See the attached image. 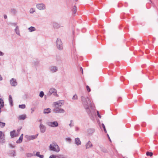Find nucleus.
Masks as SVG:
<instances>
[{
	"label": "nucleus",
	"instance_id": "f257e3e1",
	"mask_svg": "<svg viewBox=\"0 0 158 158\" xmlns=\"http://www.w3.org/2000/svg\"><path fill=\"white\" fill-rule=\"evenodd\" d=\"M64 104L63 101L60 100L58 102H55L54 103L55 108L53 110V111L56 113H64V110L61 108H59V107L61 106Z\"/></svg>",
	"mask_w": 158,
	"mask_h": 158
},
{
	"label": "nucleus",
	"instance_id": "f03ea898",
	"mask_svg": "<svg viewBox=\"0 0 158 158\" xmlns=\"http://www.w3.org/2000/svg\"><path fill=\"white\" fill-rule=\"evenodd\" d=\"M81 99L83 105L86 110H89V107L92 106V102L88 98H85L82 96L81 97Z\"/></svg>",
	"mask_w": 158,
	"mask_h": 158
},
{
	"label": "nucleus",
	"instance_id": "7ed1b4c3",
	"mask_svg": "<svg viewBox=\"0 0 158 158\" xmlns=\"http://www.w3.org/2000/svg\"><path fill=\"white\" fill-rule=\"evenodd\" d=\"M50 150L58 152L60 151V149L59 146L55 142H53L52 144L49 146Z\"/></svg>",
	"mask_w": 158,
	"mask_h": 158
},
{
	"label": "nucleus",
	"instance_id": "20e7f679",
	"mask_svg": "<svg viewBox=\"0 0 158 158\" xmlns=\"http://www.w3.org/2000/svg\"><path fill=\"white\" fill-rule=\"evenodd\" d=\"M52 94L55 96H58V95L57 94L56 90L53 88H51L50 89L49 92L48 93L47 95L48 96H50Z\"/></svg>",
	"mask_w": 158,
	"mask_h": 158
},
{
	"label": "nucleus",
	"instance_id": "39448f33",
	"mask_svg": "<svg viewBox=\"0 0 158 158\" xmlns=\"http://www.w3.org/2000/svg\"><path fill=\"white\" fill-rule=\"evenodd\" d=\"M56 44L57 47L58 49L62 50L63 49L62 43L60 39H57Z\"/></svg>",
	"mask_w": 158,
	"mask_h": 158
},
{
	"label": "nucleus",
	"instance_id": "423d86ee",
	"mask_svg": "<svg viewBox=\"0 0 158 158\" xmlns=\"http://www.w3.org/2000/svg\"><path fill=\"white\" fill-rule=\"evenodd\" d=\"M48 125L52 127H56L58 126V123L56 121H54L53 122H49L48 123Z\"/></svg>",
	"mask_w": 158,
	"mask_h": 158
},
{
	"label": "nucleus",
	"instance_id": "0eeeda50",
	"mask_svg": "<svg viewBox=\"0 0 158 158\" xmlns=\"http://www.w3.org/2000/svg\"><path fill=\"white\" fill-rule=\"evenodd\" d=\"M0 142L4 143L5 142L4 139V134L1 131H0Z\"/></svg>",
	"mask_w": 158,
	"mask_h": 158
},
{
	"label": "nucleus",
	"instance_id": "6e6552de",
	"mask_svg": "<svg viewBox=\"0 0 158 158\" xmlns=\"http://www.w3.org/2000/svg\"><path fill=\"white\" fill-rule=\"evenodd\" d=\"M36 7L40 10H44L45 8V6L43 4H37Z\"/></svg>",
	"mask_w": 158,
	"mask_h": 158
},
{
	"label": "nucleus",
	"instance_id": "1a4fd4ad",
	"mask_svg": "<svg viewBox=\"0 0 158 158\" xmlns=\"http://www.w3.org/2000/svg\"><path fill=\"white\" fill-rule=\"evenodd\" d=\"M10 82L11 85L14 86H16L17 84L16 80L14 78H12L11 79L10 81Z\"/></svg>",
	"mask_w": 158,
	"mask_h": 158
},
{
	"label": "nucleus",
	"instance_id": "9d476101",
	"mask_svg": "<svg viewBox=\"0 0 158 158\" xmlns=\"http://www.w3.org/2000/svg\"><path fill=\"white\" fill-rule=\"evenodd\" d=\"M40 131L41 132L44 133L46 129V127L43 124H41L40 126Z\"/></svg>",
	"mask_w": 158,
	"mask_h": 158
},
{
	"label": "nucleus",
	"instance_id": "9b49d317",
	"mask_svg": "<svg viewBox=\"0 0 158 158\" xmlns=\"http://www.w3.org/2000/svg\"><path fill=\"white\" fill-rule=\"evenodd\" d=\"M50 70L52 73H54L57 71V68L56 66H51L50 68Z\"/></svg>",
	"mask_w": 158,
	"mask_h": 158
},
{
	"label": "nucleus",
	"instance_id": "f8f14e48",
	"mask_svg": "<svg viewBox=\"0 0 158 158\" xmlns=\"http://www.w3.org/2000/svg\"><path fill=\"white\" fill-rule=\"evenodd\" d=\"M93 146L92 144L90 141H89L88 142L86 143L85 145V147L86 149L89 148L91 147H92Z\"/></svg>",
	"mask_w": 158,
	"mask_h": 158
},
{
	"label": "nucleus",
	"instance_id": "ddd939ff",
	"mask_svg": "<svg viewBox=\"0 0 158 158\" xmlns=\"http://www.w3.org/2000/svg\"><path fill=\"white\" fill-rule=\"evenodd\" d=\"M75 143L77 145L81 144V142L78 138H77L75 139Z\"/></svg>",
	"mask_w": 158,
	"mask_h": 158
},
{
	"label": "nucleus",
	"instance_id": "4468645a",
	"mask_svg": "<svg viewBox=\"0 0 158 158\" xmlns=\"http://www.w3.org/2000/svg\"><path fill=\"white\" fill-rule=\"evenodd\" d=\"M26 118V116L25 115H22L19 116L18 118V119L20 120H24Z\"/></svg>",
	"mask_w": 158,
	"mask_h": 158
},
{
	"label": "nucleus",
	"instance_id": "2eb2a0df",
	"mask_svg": "<svg viewBox=\"0 0 158 158\" xmlns=\"http://www.w3.org/2000/svg\"><path fill=\"white\" fill-rule=\"evenodd\" d=\"M9 102H10V105L11 106H12L13 105V100H12V98L11 97V95H10L9 96Z\"/></svg>",
	"mask_w": 158,
	"mask_h": 158
},
{
	"label": "nucleus",
	"instance_id": "dca6fc26",
	"mask_svg": "<svg viewBox=\"0 0 158 158\" xmlns=\"http://www.w3.org/2000/svg\"><path fill=\"white\" fill-rule=\"evenodd\" d=\"M23 139V134H22L19 137V139L17 141V143H20L22 142Z\"/></svg>",
	"mask_w": 158,
	"mask_h": 158
},
{
	"label": "nucleus",
	"instance_id": "f3484780",
	"mask_svg": "<svg viewBox=\"0 0 158 158\" xmlns=\"http://www.w3.org/2000/svg\"><path fill=\"white\" fill-rule=\"evenodd\" d=\"M51 109L50 108H47L46 109H44V114H48L50 112Z\"/></svg>",
	"mask_w": 158,
	"mask_h": 158
},
{
	"label": "nucleus",
	"instance_id": "a211bd4d",
	"mask_svg": "<svg viewBox=\"0 0 158 158\" xmlns=\"http://www.w3.org/2000/svg\"><path fill=\"white\" fill-rule=\"evenodd\" d=\"M94 132V130L93 129H89L88 130V132L89 134H92Z\"/></svg>",
	"mask_w": 158,
	"mask_h": 158
},
{
	"label": "nucleus",
	"instance_id": "6ab92c4d",
	"mask_svg": "<svg viewBox=\"0 0 158 158\" xmlns=\"http://www.w3.org/2000/svg\"><path fill=\"white\" fill-rule=\"evenodd\" d=\"M10 12L12 14L15 15L17 11L15 9L13 8L11 9Z\"/></svg>",
	"mask_w": 158,
	"mask_h": 158
},
{
	"label": "nucleus",
	"instance_id": "aec40b11",
	"mask_svg": "<svg viewBox=\"0 0 158 158\" xmlns=\"http://www.w3.org/2000/svg\"><path fill=\"white\" fill-rule=\"evenodd\" d=\"M15 130L11 131L10 132V135L12 137H14L16 136V135H15Z\"/></svg>",
	"mask_w": 158,
	"mask_h": 158
},
{
	"label": "nucleus",
	"instance_id": "412c9836",
	"mask_svg": "<svg viewBox=\"0 0 158 158\" xmlns=\"http://www.w3.org/2000/svg\"><path fill=\"white\" fill-rule=\"evenodd\" d=\"M40 152H36V155L39 157L40 158H43L44 157V156L43 155H40Z\"/></svg>",
	"mask_w": 158,
	"mask_h": 158
},
{
	"label": "nucleus",
	"instance_id": "4be33fe9",
	"mask_svg": "<svg viewBox=\"0 0 158 158\" xmlns=\"http://www.w3.org/2000/svg\"><path fill=\"white\" fill-rule=\"evenodd\" d=\"M29 31L32 32L35 30V28L33 27H31L28 28Z\"/></svg>",
	"mask_w": 158,
	"mask_h": 158
},
{
	"label": "nucleus",
	"instance_id": "5701e85b",
	"mask_svg": "<svg viewBox=\"0 0 158 158\" xmlns=\"http://www.w3.org/2000/svg\"><path fill=\"white\" fill-rule=\"evenodd\" d=\"M4 102L2 99L0 98V104L1 105H0V106L2 107H3L4 106Z\"/></svg>",
	"mask_w": 158,
	"mask_h": 158
},
{
	"label": "nucleus",
	"instance_id": "b1692460",
	"mask_svg": "<svg viewBox=\"0 0 158 158\" xmlns=\"http://www.w3.org/2000/svg\"><path fill=\"white\" fill-rule=\"evenodd\" d=\"M72 10L74 14L76 13L77 11V8L76 6H74L73 7V9Z\"/></svg>",
	"mask_w": 158,
	"mask_h": 158
},
{
	"label": "nucleus",
	"instance_id": "393cba45",
	"mask_svg": "<svg viewBox=\"0 0 158 158\" xmlns=\"http://www.w3.org/2000/svg\"><path fill=\"white\" fill-rule=\"evenodd\" d=\"M53 26L54 28H58L60 27L59 25L56 23H53Z\"/></svg>",
	"mask_w": 158,
	"mask_h": 158
},
{
	"label": "nucleus",
	"instance_id": "a878e982",
	"mask_svg": "<svg viewBox=\"0 0 158 158\" xmlns=\"http://www.w3.org/2000/svg\"><path fill=\"white\" fill-rule=\"evenodd\" d=\"M38 134H37V135H32L31 136H30L29 137L30 140H31V139H35L37 137V136H38Z\"/></svg>",
	"mask_w": 158,
	"mask_h": 158
},
{
	"label": "nucleus",
	"instance_id": "bb28decb",
	"mask_svg": "<svg viewBox=\"0 0 158 158\" xmlns=\"http://www.w3.org/2000/svg\"><path fill=\"white\" fill-rule=\"evenodd\" d=\"M15 30V31L16 34H17L18 35H19L20 33H19V32L18 27L17 26L16 27Z\"/></svg>",
	"mask_w": 158,
	"mask_h": 158
},
{
	"label": "nucleus",
	"instance_id": "cd10ccee",
	"mask_svg": "<svg viewBox=\"0 0 158 158\" xmlns=\"http://www.w3.org/2000/svg\"><path fill=\"white\" fill-rule=\"evenodd\" d=\"M26 156L27 157H31L32 156H33V154L31 153H27L26 154Z\"/></svg>",
	"mask_w": 158,
	"mask_h": 158
},
{
	"label": "nucleus",
	"instance_id": "c85d7f7f",
	"mask_svg": "<svg viewBox=\"0 0 158 158\" xmlns=\"http://www.w3.org/2000/svg\"><path fill=\"white\" fill-rule=\"evenodd\" d=\"M153 153L152 152H148L146 153V155L147 156H152L153 155Z\"/></svg>",
	"mask_w": 158,
	"mask_h": 158
},
{
	"label": "nucleus",
	"instance_id": "c756f323",
	"mask_svg": "<svg viewBox=\"0 0 158 158\" xmlns=\"http://www.w3.org/2000/svg\"><path fill=\"white\" fill-rule=\"evenodd\" d=\"M19 107L21 109H24L26 107L25 104L20 105H19Z\"/></svg>",
	"mask_w": 158,
	"mask_h": 158
},
{
	"label": "nucleus",
	"instance_id": "7c9ffc66",
	"mask_svg": "<svg viewBox=\"0 0 158 158\" xmlns=\"http://www.w3.org/2000/svg\"><path fill=\"white\" fill-rule=\"evenodd\" d=\"M5 125V123H2L0 122V126L2 127V128L4 127Z\"/></svg>",
	"mask_w": 158,
	"mask_h": 158
},
{
	"label": "nucleus",
	"instance_id": "2f4dec72",
	"mask_svg": "<svg viewBox=\"0 0 158 158\" xmlns=\"http://www.w3.org/2000/svg\"><path fill=\"white\" fill-rule=\"evenodd\" d=\"M44 92L43 91L40 92V94L39 96L40 97L42 98L43 97V96H44Z\"/></svg>",
	"mask_w": 158,
	"mask_h": 158
},
{
	"label": "nucleus",
	"instance_id": "473e14b6",
	"mask_svg": "<svg viewBox=\"0 0 158 158\" xmlns=\"http://www.w3.org/2000/svg\"><path fill=\"white\" fill-rule=\"evenodd\" d=\"M102 127H103V128L104 129V130L105 132L106 133V132H106V129L105 126L104 125V124L102 123Z\"/></svg>",
	"mask_w": 158,
	"mask_h": 158
},
{
	"label": "nucleus",
	"instance_id": "72a5a7b5",
	"mask_svg": "<svg viewBox=\"0 0 158 158\" xmlns=\"http://www.w3.org/2000/svg\"><path fill=\"white\" fill-rule=\"evenodd\" d=\"M86 89H87V91L88 92H90L91 91L90 89L89 88V87L88 85H87L86 86Z\"/></svg>",
	"mask_w": 158,
	"mask_h": 158
},
{
	"label": "nucleus",
	"instance_id": "f704fd0d",
	"mask_svg": "<svg viewBox=\"0 0 158 158\" xmlns=\"http://www.w3.org/2000/svg\"><path fill=\"white\" fill-rule=\"evenodd\" d=\"M73 99L74 100H76L77 99V96L76 94L74 95L73 97Z\"/></svg>",
	"mask_w": 158,
	"mask_h": 158
},
{
	"label": "nucleus",
	"instance_id": "c9c22d12",
	"mask_svg": "<svg viewBox=\"0 0 158 158\" xmlns=\"http://www.w3.org/2000/svg\"><path fill=\"white\" fill-rule=\"evenodd\" d=\"M56 156L54 155H52L50 156L49 158H56Z\"/></svg>",
	"mask_w": 158,
	"mask_h": 158
},
{
	"label": "nucleus",
	"instance_id": "e433bc0d",
	"mask_svg": "<svg viewBox=\"0 0 158 158\" xmlns=\"http://www.w3.org/2000/svg\"><path fill=\"white\" fill-rule=\"evenodd\" d=\"M57 157L58 158H63V156L61 155H59L58 156H57Z\"/></svg>",
	"mask_w": 158,
	"mask_h": 158
},
{
	"label": "nucleus",
	"instance_id": "4c0bfd02",
	"mask_svg": "<svg viewBox=\"0 0 158 158\" xmlns=\"http://www.w3.org/2000/svg\"><path fill=\"white\" fill-rule=\"evenodd\" d=\"M35 11V10H34L32 8V9H31L30 10V13H33Z\"/></svg>",
	"mask_w": 158,
	"mask_h": 158
},
{
	"label": "nucleus",
	"instance_id": "58836bf2",
	"mask_svg": "<svg viewBox=\"0 0 158 158\" xmlns=\"http://www.w3.org/2000/svg\"><path fill=\"white\" fill-rule=\"evenodd\" d=\"M15 152L14 151H13V154L11 155V156H15Z\"/></svg>",
	"mask_w": 158,
	"mask_h": 158
},
{
	"label": "nucleus",
	"instance_id": "ea45409f",
	"mask_svg": "<svg viewBox=\"0 0 158 158\" xmlns=\"http://www.w3.org/2000/svg\"><path fill=\"white\" fill-rule=\"evenodd\" d=\"M97 115H98V117L99 118H101V115H100V114H99V112H98V111L97 112Z\"/></svg>",
	"mask_w": 158,
	"mask_h": 158
},
{
	"label": "nucleus",
	"instance_id": "a19ab883",
	"mask_svg": "<svg viewBox=\"0 0 158 158\" xmlns=\"http://www.w3.org/2000/svg\"><path fill=\"white\" fill-rule=\"evenodd\" d=\"M35 109V108H31V110H32L31 113H32V112L34 111Z\"/></svg>",
	"mask_w": 158,
	"mask_h": 158
},
{
	"label": "nucleus",
	"instance_id": "79ce46f5",
	"mask_svg": "<svg viewBox=\"0 0 158 158\" xmlns=\"http://www.w3.org/2000/svg\"><path fill=\"white\" fill-rule=\"evenodd\" d=\"M4 54L3 53H2V52L0 51V56H3V55Z\"/></svg>",
	"mask_w": 158,
	"mask_h": 158
},
{
	"label": "nucleus",
	"instance_id": "37998d69",
	"mask_svg": "<svg viewBox=\"0 0 158 158\" xmlns=\"http://www.w3.org/2000/svg\"><path fill=\"white\" fill-rule=\"evenodd\" d=\"M10 146L12 148H14L15 147L14 146L12 145L11 144H10Z\"/></svg>",
	"mask_w": 158,
	"mask_h": 158
},
{
	"label": "nucleus",
	"instance_id": "c03bdc74",
	"mask_svg": "<svg viewBox=\"0 0 158 158\" xmlns=\"http://www.w3.org/2000/svg\"><path fill=\"white\" fill-rule=\"evenodd\" d=\"M2 80V77L1 76L0 74V81H1Z\"/></svg>",
	"mask_w": 158,
	"mask_h": 158
},
{
	"label": "nucleus",
	"instance_id": "a18cd8bd",
	"mask_svg": "<svg viewBox=\"0 0 158 158\" xmlns=\"http://www.w3.org/2000/svg\"><path fill=\"white\" fill-rule=\"evenodd\" d=\"M75 130L76 131H77L79 130V128L78 127H76Z\"/></svg>",
	"mask_w": 158,
	"mask_h": 158
},
{
	"label": "nucleus",
	"instance_id": "49530a36",
	"mask_svg": "<svg viewBox=\"0 0 158 158\" xmlns=\"http://www.w3.org/2000/svg\"><path fill=\"white\" fill-rule=\"evenodd\" d=\"M67 139L68 141H70L71 139L69 138H67Z\"/></svg>",
	"mask_w": 158,
	"mask_h": 158
},
{
	"label": "nucleus",
	"instance_id": "de8ad7c7",
	"mask_svg": "<svg viewBox=\"0 0 158 158\" xmlns=\"http://www.w3.org/2000/svg\"><path fill=\"white\" fill-rule=\"evenodd\" d=\"M69 125L70 127H72V120L71 121V123L70 124H69Z\"/></svg>",
	"mask_w": 158,
	"mask_h": 158
},
{
	"label": "nucleus",
	"instance_id": "09e8293b",
	"mask_svg": "<svg viewBox=\"0 0 158 158\" xmlns=\"http://www.w3.org/2000/svg\"><path fill=\"white\" fill-rule=\"evenodd\" d=\"M81 71L82 74H83V69L82 68H81Z\"/></svg>",
	"mask_w": 158,
	"mask_h": 158
},
{
	"label": "nucleus",
	"instance_id": "8fccbe9b",
	"mask_svg": "<svg viewBox=\"0 0 158 158\" xmlns=\"http://www.w3.org/2000/svg\"><path fill=\"white\" fill-rule=\"evenodd\" d=\"M4 18L5 19H6L7 18V16L6 15H5L4 16Z\"/></svg>",
	"mask_w": 158,
	"mask_h": 158
},
{
	"label": "nucleus",
	"instance_id": "3c124183",
	"mask_svg": "<svg viewBox=\"0 0 158 158\" xmlns=\"http://www.w3.org/2000/svg\"><path fill=\"white\" fill-rule=\"evenodd\" d=\"M2 107H1V106H0V113H1V108H2Z\"/></svg>",
	"mask_w": 158,
	"mask_h": 158
},
{
	"label": "nucleus",
	"instance_id": "603ef678",
	"mask_svg": "<svg viewBox=\"0 0 158 158\" xmlns=\"http://www.w3.org/2000/svg\"><path fill=\"white\" fill-rule=\"evenodd\" d=\"M107 136H108V139H109L110 141H111V140H110V137H109V135H107Z\"/></svg>",
	"mask_w": 158,
	"mask_h": 158
},
{
	"label": "nucleus",
	"instance_id": "864d4df0",
	"mask_svg": "<svg viewBox=\"0 0 158 158\" xmlns=\"http://www.w3.org/2000/svg\"><path fill=\"white\" fill-rule=\"evenodd\" d=\"M104 152H106V150H105V151H103Z\"/></svg>",
	"mask_w": 158,
	"mask_h": 158
}]
</instances>
